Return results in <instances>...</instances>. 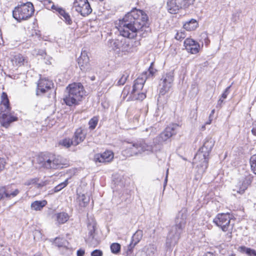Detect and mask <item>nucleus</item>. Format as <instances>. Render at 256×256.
I'll use <instances>...</instances> for the list:
<instances>
[{
	"instance_id": "obj_1",
	"label": "nucleus",
	"mask_w": 256,
	"mask_h": 256,
	"mask_svg": "<svg viewBox=\"0 0 256 256\" xmlns=\"http://www.w3.org/2000/svg\"><path fill=\"white\" fill-rule=\"evenodd\" d=\"M179 128L178 124H172L168 126L165 130L153 140V144H150L144 139L136 142H127L128 146L123 150L124 155L128 156L142 154L144 152L148 154L160 150V146L173 136L176 135Z\"/></svg>"
},
{
	"instance_id": "obj_2",
	"label": "nucleus",
	"mask_w": 256,
	"mask_h": 256,
	"mask_svg": "<svg viewBox=\"0 0 256 256\" xmlns=\"http://www.w3.org/2000/svg\"><path fill=\"white\" fill-rule=\"evenodd\" d=\"M148 20L147 15L142 10L134 8L120 20L118 30L120 34L126 38H133L136 36Z\"/></svg>"
},
{
	"instance_id": "obj_3",
	"label": "nucleus",
	"mask_w": 256,
	"mask_h": 256,
	"mask_svg": "<svg viewBox=\"0 0 256 256\" xmlns=\"http://www.w3.org/2000/svg\"><path fill=\"white\" fill-rule=\"evenodd\" d=\"M67 94L64 98L66 105H76L80 101L84 95V87L80 83H73L66 87Z\"/></svg>"
},
{
	"instance_id": "obj_4",
	"label": "nucleus",
	"mask_w": 256,
	"mask_h": 256,
	"mask_svg": "<svg viewBox=\"0 0 256 256\" xmlns=\"http://www.w3.org/2000/svg\"><path fill=\"white\" fill-rule=\"evenodd\" d=\"M33 4L26 2L16 7L12 12L13 17L18 21L26 20L32 16L34 12Z\"/></svg>"
},
{
	"instance_id": "obj_5",
	"label": "nucleus",
	"mask_w": 256,
	"mask_h": 256,
	"mask_svg": "<svg viewBox=\"0 0 256 256\" xmlns=\"http://www.w3.org/2000/svg\"><path fill=\"white\" fill-rule=\"evenodd\" d=\"M231 218L230 214H218L214 219V222L218 227H220L224 232L229 231L232 229V226H230Z\"/></svg>"
},
{
	"instance_id": "obj_6",
	"label": "nucleus",
	"mask_w": 256,
	"mask_h": 256,
	"mask_svg": "<svg viewBox=\"0 0 256 256\" xmlns=\"http://www.w3.org/2000/svg\"><path fill=\"white\" fill-rule=\"evenodd\" d=\"M63 163L60 156L50 154L46 156L42 162V166L46 168L58 169L63 168Z\"/></svg>"
},
{
	"instance_id": "obj_7",
	"label": "nucleus",
	"mask_w": 256,
	"mask_h": 256,
	"mask_svg": "<svg viewBox=\"0 0 256 256\" xmlns=\"http://www.w3.org/2000/svg\"><path fill=\"white\" fill-rule=\"evenodd\" d=\"M182 232L171 228L168 234L166 247L167 250H172L174 246L178 243L180 235Z\"/></svg>"
},
{
	"instance_id": "obj_8",
	"label": "nucleus",
	"mask_w": 256,
	"mask_h": 256,
	"mask_svg": "<svg viewBox=\"0 0 256 256\" xmlns=\"http://www.w3.org/2000/svg\"><path fill=\"white\" fill-rule=\"evenodd\" d=\"M182 232L171 228L168 234L166 247L167 250H172L174 246L178 243L180 235Z\"/></svg>"
},
{
	"instance_id": "obj_9",
	"label": "nucleus",
	"mask_w": 256,
	"mask_h": 256,
	"mask_svg": "<svg viewBox=\"0 0 256 256\" xmlns=\"http://www.w3.org/2000/svg\"><path fill=\"white\" fill-rule=\"evenodd\" d=\"M10 108H4L2 106L0 108V122L2 126L8 128L10 124L18 120V118L10 114Z\"/></svg>"
},
{
	"instance_id": "obj_10",
	"label": "nucleus",
	"mask_w": 256,
	"mask_h": 256,
	"mask_svg": "<svg viewBox=\"0 0 256 256\" xmlns=\"http://www.w3.org/2000/svg\"><path fill=\"white\" fill-rule=\"evenodd\" d=\"M253 176L251 174H245L244 176L240 178L233 189L234 192L237 194H242L250 184Z\"/></svg>"
},
{
	"instance_id": "obj_11",
	"label": "nucleus",
	"mask_w": 256,
	"mask_h": 256,
	"mask_svg": "<svg viewBox=\"0 0 256 256\" xmlns=\"http://www.w3.org/2000/svg\"><path fill=\"white\" fill-rule=\"evenodd\" d=\"M73 8L83 16H88L92 12L88 0H74Z\"/></svg>"
},
{
	"instance_id": "obj_12",
	"label": "nucleus",
	"mask_w": 256,
	"mask_h": 256,
	"mask_svg": "<svg viewBox=\"0 0 256 256\" xmlns=\"http://www.w3.org/2000/svg\"><path fill=\"white\" fill-rule=\"evenodd\" d=\"M173 81L172 72H169L163 76L160 83V94L163 96L168 92L172 87Z\"/></svg>"
},
{
	"instance_id": "obj_13",
	"label": "nucleus",
	"mask_w": 256,
	"mask_h": 256,
	"mask_svg": "<svg viewBox=\"0 0 256 256\" xmlns=\"http://www.w3.org/2000/svg\"><path fill=\"white\" fill-rule=\"evenodd\" d=\"M214 141L211 138H206L202 146L196 153V159L204 158V156H208L213 146Z\"/></svg>"
},
{
	"instance_id": "obj_14",
	"label": "nucleus",
	"mask_w": 256,
	"mask_h": 256,
	"mask_svg": "<svg viewBox=\"0 0 256 256\" xmlns=\"http://www.w3.org/2000/svg\"><path fill=\"white\" fill-rule=\"evenodd\" d=\"M186 217V210H182L178 214L176 219V224L172 228H176V230L182 232L185 228Z\"/></svg>"
},
{
	"instance_id": "obj_15",
	"label": "nucleus",
	"mask_w": 256,
	"mask_h": 256,
	"mask_svg": "<svg viewBox=\"0 0 256 256\" xmlns=\"http://www.w3.org/2000/svg\"><path fill=\"white\" fill-rule=\"evenodd\" d=\"M53 86L54 84L52 80L46 78L40 79L38 84L36 94H44L53 88Z\"/></svg>"
},
{
	"instance_id": "obj_16",
	"label": "nucleus",
	"mask_w": 256,
	"mask_h": 256,
	"mask_svg": "<svg viewBox=\"0 0 256 256\" xmlns=\"http://www.w3.org/2000/svg\"><path fill=\"white\" fill-rule=\"evenodd\" d=\"M78 64L82 70L84 72L88 70L89 57L88 56V52L86 50L81 51V54L78 58Z\"/></svg>"
},
{
	"instance_id": "obj_17",
	"label": "nucleus",
	"mask_w": 256,
	"mask_h": 256,
	"mask_svg": "<svg viewBox=\"0 0 256 256\" xmlns=\"http://www.w3.org/2000/svg\"><path fill=\"white\" fill-rule=\"evenodd\" d=\"M114 158V154L111 150H106L102 154H97L94 156L96 162H108Z\"/></svg>"
},
{
	"instance_id": "obj_18",
	"label": "nucleus",
	"mask_w": 256,
	"mask_h": 256,
	"mask_svg": "<svg viewBox=\"0 0 256 256\" xmlns=\"http://www.w3.org/2000/svg\"><path fill=\"white\" fill-rule=\"evenodd\" d=\"M146 80V72L138 77L134 81L131 94L136 95V92H140Z\"/></svg>"
},
{
	"instance_id": "obj_19",
	"label": "nucleus",
	"mask_w": 256,
	"mask_h": 256,
	"mask_svg": "<svg viewBox=\"0 0 256 256\" xmlns=\"http://www.w3.org/2000/svg\"><path fill=\"white\" fill-rule=\"evenodd\" d=\"M180 9H183L181 2L178 0H168L167 10L172 14H177Z\"/></svg>"
},
{
	"instance_id": "obj_20",
	"label": "nucleus",
	"mask_w": 256,
	"mask_h": 256,
	"mask_svg": "<svg viewBox=\"0 0 256 256\" xmlns=\"http://www.w3.org/2000/svg\"><path fill=\"white\" fill-rule=\"evenodd\" d=\"M208 156H204V158L196 159V154L193 164L196 165L200 172L203 173L205 172L208 166Z\"/></svg>"
},
{
	"instance_id": "obj_21",
	"label": "nucleus",
	"mask_w": 256,
	"mask_h": 256,
	"mask_svg": "<svg viewBox=\"0 0 256 256\" xmlns=\"http://www.w3.org/2000/svg\"><path fill=\"white\" fill-rule=\"evenodd\" d=\"M96 223L92 218H88V240H92L94 239L96 235Z\"/></svg>"
},
{
	"instance_id": "obj_22",
	"label": "nucleus",
	"mask_w": 256,
	"mask_h": 256,
	"mask_svg": "<svg viewBox=\"0 0 256 256\" xmlns=\"http://www.w3.org/2000/svg\"><path fill=\"white\" fill-rule=\"evenodd\" d=\"M86 134L81 128H78L72 138L73 140V146H77L84 141L86 138Z\"/></svg>"
},
{
	"instance_id": "obj_23",
	"label": "nucleus",
	"mask_w": 256,
	"mask_h": 256,
	"mask_svg": "<svg viewBox=\"0 0 256 256\" xmlns=\"http://www.w3.org/2000/svg\"><path fill=\"white\" fill-rule=\"evenodd\" d=\"M143 236L142 231L138 230L132 236V241L128 246V250H130L140 240Z\"/></svg>"
},
{
	"instance_id": "obj_24",
	"label": "nucleus",
	"mask_w": 256,
	"mask_h": 256,
	"mask_svg": "<svg viewBox=\"0 0 256 256\" xmlns=\"http://www.w3.org/2000/svg\"><path fill=\"white\" fill-rule=\"evenodd\" d=\"M56 11L58 13L61 18L64 20L67 24H72V22L70 16L68 13L66 12L64 9L58 6V7L56 8Z\"/></svg>"
},
{
	"instance_id": "obj_25",
	"label": "nucleus",
	"mask_w": 256,
	"mask_h": 256,
	"mask_svg": "<svg viewBox=\"0 0 256 256\" xmlns=\"http://www.w3.org/2000/svg\"><path fill=\"white\" fill-rule=\"evenodd\" d=\"M198 26V23L196 20L192 19L186 22L183 26L184 28L188 31L195 30Z\"/></svg>"
},
{
	"instance_id": "obj_26",
	"label": "nucleus",
	"mask_w": 256,
	"mask_h": 256,
	"mask_svg": "<svg viewBox=\"0 0 256 256\" xmlns=\"http://www.w3.org/2000/svg\"><path fill=\"white\" fill-rule=\"evenodd\" d=\"M46 204V200H36L32 203L31 208L35 210H40Z\"/></svg>"
},
{
	"instance_id": "obj_27",
	"label": "nucleus",
	"mask_w": 256,
	"mask_h": 256,
	"mask_svg": "<svg viewBox=\"0 0 256 256\" xmlns=\"http://www.w3.org/2000/svg\"><path fill=\"white\" fill-rule=\"evenodd\" d=\"M26 60L24 57L20 54H18L14 57L12 60V62L14 64H15L16 66H21L24 64Z\"/></svg>"
},
{
	"instance_id": "obj_28",
	"label": "nucleus",
	"mask_w": 256,
	"mask_h": 256,
	"mask_svg": "<svg viewBox=\"0 0 256 256\" xmlns=\"http://www.w3.org/2000/svg\"><path fill=\"white\" fill-rule=\"evenodd\" d=\"M78 200L79 202L80 206L84 208L88 204L90 201V198L86 196L84 194H82L81 195H78Z\"/></svg>"
},
{
	"instance_id": "obj_29",
	"label": "nucleus",
	"mask_w": 256,
	"mask_h": 256,
	"mask_svg": "<svg viewBox=\"0 0 256 256\" xmlns=\"http://www.w3.org/2000/svg\"><path fill=\"white\" fill-rule=\"evenodd\" d=\"M240 251L244 253L248 256H256V250L245 246H241L239 248Z\"/></svg>"
},
{
	"instance_id": "obj_30",
	"label": "nucleus",
	"mask_w": 256,
	"mask_h": 256,
	"mask_svg": "<svg viewBox=\"0 0 256 256\" xmlns=\"http://www.w3.org/2000/svg\"><path fill=\"white\" fill-rule=\"evenodd\" d=\"M184 46L186 48L188 46L190 47L192 46H195L194 48H198L197 47L200 48V44L199 43L196 42L194 40L190 38H188L184 40Z\"/></svg>"
},
{
	"instance_id": "obj_31",
	"label": "nucleus",
	"mask_w": 256,
	"mask_h": 256,
	"mask_svg": "<svg viewBox=\"0 0 256 256\" xmlns=\"http://www.w3.org/2000/svg\"><path fill=\"white\" fill-rule=\"evenodd\" d=\"M68 219V214L65 212H60L56 214V220L60 224H64Z\"/></svg>"
},
{
	"instance_id": "obj_32",
	"label": "nucleus",
	"mask_w": 256,
	"mask_h": 256,
	"mask_svg": "<svg viewBox=\"0 0 256 256\" xmlns=\"http://www.w3.org/2000/svg\"><path fill=\"white\" fill-rule=\"evenodd\" d=\"M2 104L0 108L2 106L4 108H10L9 106V100L6 94L4 92L2 93Z\"/></svg>"
},
{
	"instance_id": "obj_33",
	"label": "nucleus",
	"mask_w": 256,
	"mask_h": 256,
	"mask_svg": "<svg viewBox=\"0 0 256 256\" xmlns=\"http://www.w3.org/2000/svg\"><path fill=\"white\" fill-rule=\"evenodd\" d=\"M200 42L202 44V46H200L202 47H207L208 46L210 40H209L208 34L206 32H202L201 34Z\"/></svg>"
},
{
	"instance_id": "obj_34",
	"label": "nucleus",
	"mask_w": 256,
	"mask_h": 256,
	"mask_svg": "<svg viewBox=\"0 0 256 256\" xmlns=\"http://www.w3.org/2000/svg\"><path fill=\"white\" fill-rule=\"evenodd\" d=\"M130 75V72L128 70H125L123 72V73L122 74V76L118 81V85L121 86L124 85L128 78Z\"/></svg>"
},
{
	"instance_id": "obj_35",
	"label": "nucleus",
	"mask_w": 256,
	"mask_h": 256,
	"mask_svg": "<svg viewBox=\"0 0 256 256\" xmlns=\"http://www.w3.org/2000/svg\"><path fill=\"white\" fill-rule=\"evenodd\" d=\"M250 161L252 170L256 174V154L251 156Z\"/></svg>"
},
{
	"instance_id": "obj_36",
	"label": "nucleus",
	"mask_w": 256,
	"mask_h": 256,
	"mask_svg": "<svg viewBox=\"0 0 256 256\" xmlns=\"http://www.w3.org/2000/svg\"><path fill=\"white\" fill-rule=\"evenodd\" d=\"M156 251V246L153 244H150L147 248L146 252L148 256H154Z\"/></svg>"
},
{
	"instance_id": "obj_37",
	"label": "nucleus",
	"mask_w": 256,
	"mask_h": 256,
	"mask_svg": "<svg viewBox=\"0 0 256 256\" xmlns=\"http://www.w3.org/2000/svg\"><path fill=\"white\" fill-rule=\"evenodd\" d=\"M121 246L118 243H113L110 246V250L113 254H118L120 250Z\"/></svg>"
},
{
	"instance_id": "obj_38",
	"label": "nucleus",
	"mask_w": 256,
	"mask_h": 256,
	"mask_svg": "<svg viewBox=\"0 0 256 256\" xmlns=\"http://www.w3.org/2000/svg\"><path fill=\"white\" fill-rule=\"evenodd\" d=\"M44 4L46 8L48 10L52 9L56 10V8L58 7V6H55L50 0H44Z\"/></svg>"
},
{
	"instance_id": "obj_39",
	"label": "nucleus",
	"mask_w": 256,
	"mask_h": 256,
	"mask_svg": "<svg viewBox=\"0 0 256 256\" xmlns=\"http://www.w3.org/2000/svg\"><path fill=\"white\" fill-rule=\"evenodd\" d=\"M8 190L4 186L0 187V200L4 198H9Z\"/></svg>"
},
{
	"instance_id": "obj_40",
	"label": "nucleus",
	"mask_w": 256,
	"mask_h": 256,
	"mask_svg": "<svg viewBox=\"0 0 256 256\" xmlns=\"http://www.w3.org/2000/svg\"><path fill=\"white\" fill-rule=\"evenodd\" d=\"M98 122V118L96 117H94L90 120L88 122L89 128L94 130L96 127Z\"/></svg>"
},
{
	"instance_id": "obj_41",
	"label": "nucleus",
	"mask_w": 256,
	"mask_h": 256,
	"mask_svg": "<svg viewBox=\"0 0 256 256\" xmlns=\"http://www.w3.org/2000/svg\"><path fill=\"white\" fill-rule=\"evenodd\" d=\"M153 62L151 63L148 72H146L143 73L142 74H145L146 72V78L148 77L153 76L156 72V70L152 68Z\"/></svg>"
},
{
	"instance_id": "obj_42",
	"label": "nucleus",
	"mask_w": 256,
	"mask_h": 256,
	"mask_svg": "<svg viewBox=\"0 0 256 256\" xmlns=\"http://www.w3.org/2000/svg\"><path fill=\"white\" fill-rule=\"evenodd\" d=\"M195 0H182L181 2L183 7V9L188 8L190 6L192 5Z\"/></svg>"
},
{
	"instance_id": "obj_43",
	"label": "nucleus",
	"mask_w": 256,
	"mask_h": 256,
	"mask_svg": "<svg viewBox=\"0 0 256 256\" xmlns=\"http://www.w3.org/2000/svg\"><path fill=\"white\" fill-rule=\"evenodd\" d=\"M60 144L66 148H68L71 145H73V140L72 138L71 140L70 138H66L60 142Z\"/></svg>"
},
{
	"instance_id": "obj_44",
	"label": "nucleus",
	"mask_w": 256,
	"mask_h": 256,
	"mask_svg": "<svg viewBox=\"0 0 256 256\" xmlns=\"http://www.w3.org/2000/svg\"><path fill=\"white\" fill-rule=\"evenodd\" d=\"M68 184V180H66L64 182L60 184L54 188V192H58L62 189L65 188Z\"/></svg>"
},
{
	"instance_id": "obj_45",
	"label": "nucleus",
	"mask_w": 256,
	"mask_h": 256,
	"mask_svg": "<svg viewBox=\"0 0 256 256\" xmlns=\"http://www.w3.org/2000/svg\"><path fill=\"white\" fill-rule=\"evenodd\" d=\"M132 96L134 98L141 100H144L146 97V94L144 93L140 92H136V95L134 96V94H132Z\"/></svg>"
},
{
	"instance_id": "obj_46",
	"label": "nucleus",
	"mask_w": 256,
	"mask_h": 256,
	"mask_svg": "<svg viewBox=\"0 0 256 256\" xmlns=\"http://www.w3.org/2000/svg\"><path fill=\"white\" fill-rule=\"evenodd\" d=\"M186 37L185 32L184 31L178 32L175 36V38L177 40H180Z\"/></svg>"
},
{
	"instance_id": "obj_47",
	"label": "nucleus",
	"mask_w": 256,
	"mask_h": 256,
	"mask_svg": "<svg viewBox=\"0 0 256 256\" xmlns=\"http://www.w3.org/2000/svg\"><path fill=\"white\" fill-rule=\"evenodd\" d=\"M102 252L100 250H95L91 252V256H102Z\"/></svg>"
},
{
	"instance_id": "obj_48",
	"label": "nucleus",
	"mask_w": 256,
	"mask_h": 256,
	"mask_svg": "<svg viewBox=\"0 0 256 256\" xmlns=\"http://www.w3.org/2000/svg\"><path fill=\"white\" fill-rule=\"evenodd\" d=\"M6 164L5 160L4 158H0V172L4 169Z\"/></svg>"
},
{
	"instance_id": "obj_49",
	"label": "nucleus",
	"mask_w": 256,
	"mask_h": 256,
	"mask_svg": "<svg viewBox=\"0 0 256 256\" xmlns=\"http://www.w3.org/2000/svg\"><path fill=\"white\" fill-rule=\"evenodd\" d=\"M230 86H231L227 87L226 88L224 92L222 93V98L223 99H225L226 98L228 95V94L230 92Z\"/></svg>"
},
{
	"instance_id": "obj_50",
	"label": "nucleus",
	"mask_w": 256,
	"mask_h": 256,
	"mask_svg": "<svg viewBox=\"0 0 256 256\" xmlns=\"http://www.w3.org/2000/svg\"><path fill=\"white\" fill-rule=\"evenodd\" d=\"M20 192V191L18 189H16L14 191L12 192H8V195H9V198H10L11 196L14 197L16 196Z\"/></svg>"
},
{
	"instance_id": "obj_51",
	"label": "nucleus",
	"mask_w": 256,
	"mask_h": 256,
	"mask_svg": "<svg viewBox=\"0 0 256 256\" xmlns=\"http://www.w3.org/2000/svg\"><path fill=\"white\" fill-rule=\"evenodd\" d=\"M188 53L196 54L199 52L200 49H186Z\"/></svg>"
},
{
	"instance_id": "obj_52",
	"label": "nucleus",
	"mask_w": 256,
	"mask_h": 256,
	"mask_svg": "<svg viewBox=\"0 0 256 256\" xmlns=\"http://www.w3.org/2000/svg\"><path fill=\"white\" fill-rule=\"evenodd\" d=\"M85 253V252L83 250H78L77 251V256H83Z\"/></svg>"
},
{
	"instance_id": "obj_53",
	"label": "nucleus",
	"mask_w": 256,
	"mask_h": 256,
	"mask_svg": "<svg viewBox=\"0 0 256 256\" xmlns=\"http://www.w3.org/2000/svg\"><path fill=\"white\" fill-rule=\"evenodd\" d=\"M36 182V179H32V180H29L28 182H26V184L30 185L31 184H35Z\"/></svg>"
},
{
	"instance_id": "obj_54",
	"label": "nucleus",
	"mask_w": 256,
	"mask_h": 256,
	"mask_svg": "<svg viewBox=\"0 0 256 256\" xmlns=\"http://www.w3.org/2000/svg\"><path fill=\"white\" fill-rule=\"evenodd\" d=\"M252 134L256 136V128H254L252 130Z\"/></svg>"
},
{
	"instance_id": "obj_55",
	"label": "nucleus",
	"mask_w": 256,
	"mask_h": 256,
	"mask_svg": "<svg viewBox=\"0 0 256 256\" xmlns=\"http://www.w3.org/2000/svg\"><path fill=\"white\" fill-rule=\"evenodd\" d=\"M204 256H215L214 254L212 253V252H207L206 253Z\"/></svg>"
},
{
	"instance_id": "obj_56",
	"label": "nucleus",
	"mask_w": 256,
	"mask_h": 256,
	"mask_svg": "<svg viewBox=\"0 0 256 256\" xmlns=\"http://www.w3.org/2000/svg\"><path fill=\"white\" fill-rule=\"evenodd\" d=\"M60 240H62L60 238H56L55 240V241H54V244H58V242H60Z\"/></svg>"
},
{
	"instance_id": "obj_57",
	"label": "nucleus",
	"mask_w": 256,
	"mask_h": 256,
	"mask_svg": "<svg viewBox=\"0 0 256 256\" xmlns=\"http://www.w3.org/2000/svg\"><path fill=\"white\" fill-rule=\"evenodd\" d=\"M36 187L38 188H40L41 186H44V183H42V184H36Z\"/></svg>"
},
{
	"instance_id": "obj_58",
	"label": "nucleus",
	"mask_w": 256,
	"mask_h": 256,
	"mask_svg": "<svg viewBox=\"0 0 256 256\" xmlns=\"http://www.w3.org/2000/svg\"><path fill=\"white\" fill-rule=\"evenodd\" d=\"M214 111L215 110H212L211 112V113L210 114V118L212 116H213V114H214Z\"/></svg>"
},
{
	"instance_id": "obj_59",
	"label": "nucleus",
	"mask_w": 256,
	"mask_h": 256,
	"mask_svg": "<svg viewBox=\"0 0 256 256\" xmlns=\"http://www.w3.org/2000/svg\"><path fill=\"white\" fill-rule=\"evenodd\" d=\"M168 174V170H167L166 176V178L165 180H164V182H165L166 184L167 180H168V179H167Z\"/></svg>"
},
{
	"instance_id": "obj_60",
	"label": "nucleus",
	"mask_w": 256,
	"mask_h": 256,
	"mask_svg": "<svg viewBox=\"0 0 256 256\" xmlns=\"http://www.w3.org/2000/svg\"><path fill=\"white\" fill-rule=\"evenodd\" d=\"M222 102H223V100H222V98H220V99L218 100V104H221V103H222Z\"/></svg>"
},
{
	"instance_id": "obj_61",
	"label": "nucleus",
	"mask_w": 256,
	"mask_h": 256,
	"mask_svg": "<svg viewBox=\"0 0 256 256\" xmlns=\"http://www.w3.org/2000/svg\"><path fill=\"white\" fill-rule=\"evenodd\" d=\"M56 244L59 247L62 246V244H60V242H58V244Z\"/></svg>"
},
{
	"instance_id": "obj_62",
	"label": "nucleus",
	"mask_w": 256,
	"mask_h": 256,
	"mask_svg": "<svg viewBox=\"0 0 256 256\" xmlns=\"http://www.w3.org/2000/svg\"><path fill=\"white\" fill-rule=\"evenodd\" d=\"M211 122H212V120H210L208 122H206V124H209L211 123Z\"/></svg>"
},
{
	"instance_id": "obj_63",
	"label": "nucleus",
	"mask_w": 256,
	"mask_h": 256,
	"mask_svg": "<svg viewBox=\"0 0 256 256\" xmlns=\"http://www.w3.org/2000/svg\"><path fill=\"white\" fill-rule=\"evenodd\" d=\"M90 79H91V80H95V76H92V77L90 78Z\"/></svg>"
},
{
	"instance_id": "obj_64",
	"label": "nucleus",
	"mask_w": 256,
	"mask_h": 256,
	"mask_svg": "<svg viewBox=\"0 0 256 256\" xmlns=\"http://www.w3.org/2000/svg\"><path fill=\"white\" fill-rule=\"evenodd\" d=\"M236 16V14H232V18H235Z\"/></svg>"
}]
</instances>
